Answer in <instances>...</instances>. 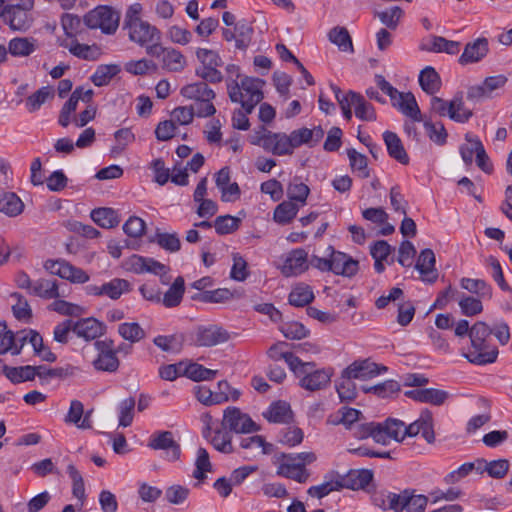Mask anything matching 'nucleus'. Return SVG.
I'll return each instance as SVG.
<instances>
[{"instance_id": "obj_1", "label": "nucleus", "mask_w": 512, "mask_h": 512, "mask_svg": "<svg viewBox=\"0 0 512 512\" xmlns=\"http://www.w3.org/2000/svg\"><path fill=\"white\" fill-rule=\"evenodd\" d=\"M491 334V328L484 322H476L471 327L469 337L472 349L464 354L470 363L484 365L495 362L498 350L489 344Z\"/></svg>"}, {"instance_id": "obj_2", "label": "nucleus", "mask_w": 512, "mask_h": 512, "mask_svg": "<svg viewBox=\"0 0 512 512\" xmlns=\"http://www.w3.org/2000/svg\"><path fill=\"white\" fill-rule=\"evenodd\" d=\"M314 461L316 455L313 452L281 453L275 456L274 464L277 466V475L298 483H306L310 477L306 466Z\"/></svg>"}, {"instance_id": "obj_3", "label": "nucleus", "mask_w": 512, "mask_h": 512, "mask_svg": "<svg viewBox=\"0 0 512 512\" xmlns=\"http://www.w3.org/2000/svg\"><path fill=\"white\" fill-rule=\"evenodd\" d=\"M297 368L299 371H293V373L299 378V385L308 391H318L326 388L333 375L329 368L314 369L315 363L313 362H303L301 360Z\"/></svg>"}, {"instance_id": "obj_4", "label": "nucleus", "mask_w": 512, "mask_h": 512, "mask_svg": "<svg viewBox=\"0 0 512 512\" xmlns=\"http://www.w3.org/2000/svg\"><path fill=\"white\" fill-rule=\"evenodd\" d=\"M195 53L201 63L196 68V75L205 81L220 83L223 80V75L219 67L223 65V61L218 52L211 49L198 48Z\"/></svg>"}, {"instance_id": "obj_5", "label": "nucleus", "mask_w": 512, "mask_h": 512, "mask_svg": "<svg viewBox=\"0 0 512 512\" xmlns=\"http://www.w3.org/2000/svg\"><path fill=\"white\" fill-rule=\"evenodd\" d=\"M263 85L264 81L259 78L244 76L238 84L237 99L230 100L241 104L243 109L251 113L263 99Z\"/></svg>"}, {"instance_id": "obj_6", "label": "nucleus", "mask_w": 512, "mask_h": 512, "mask_svg": "<svg viewBox=\"0 0 512 512\" xmlns=\"http://www.w3.org/2000/svg\"><path fill=\"white\" fill-rule=\"evenodd\" d=\"M252 144L258 145L276 156L291 155L293 153L289 135L282 132H272L265 128H262L256 134Z\"/></svg>"}, {"instance_id": "obj_7", "label": "nucleus", "mask_w": 512, "mask_h": 512, "mask_svg": "<svg viewBox=\"0 0 512 512\" xmlns=\"http://www.w3.org/2000/svg\"><path fill=\"white\" fill-rule=\"evenodd\" d=\"M84 23L91 29L113 34L119 26V15L107 6H98L84 16Z\"/></svg>"}, {"instance_id": "obj_8", "label": "nucleus", "mask_w": 512, "mask_h": 512, "mask_svg": "<svg viewBox=\"0 0 512 512\" xmlns=\"http://www.w3.org/2000/svg\"><path fill=\"white\" fill-rule=\"evenodd\" d=\"M148 55L160 58L161 67L168 72H181L187 66L186 57L181 51L172 47L150 45Z\"/></svg>"}, {"instance_id": "obj_9", "label": "nucleus", "mask_w": 512, "mask_h": 512, "mask_svg": "<svg viewBox=\"0 0 512 512\" xmlns=\"http://www.w3.org/2000/svg\"><path fill=\"white\" fill-rule=\"evenodd\" d=\"M44 268L51 274L57 275L73 284H84L90 279L86 271L62 259L46 260Z\"/></svg>"}, {"instance_id": "obj_10", "label": "nucleus", "mask_w": 512, "mask_h": 512, "mask_svg": "<svg viewBox=\"0 0 512 512\" xmlns=\"http://www.w3.org/2000/svg\"><path fill=\"white\" fill-rule=\"evenodd\" d=\"M229 339V332L217 324L198 326L193 333V342L199 347H213Z\"/></svg>"}, {"instance_id": "obj_11", "label": "nucleus", "mask_w": 512, "mask_h": 512, "mask_svg": "<svg viewBox=\"0 0 512 512\" xmlns=\"http://www.w3.org/2000/svg\"><path fill=\"white\" fill-rule=\"evenodd\" d=\"M125 28L128 30L129 39L141 47H145L147 53L150 45H159L160 43L161 32L146 21L132 22Z\"/></svg>"}, {"instance_id": "obj_12", "label": "nucleus", "mask_w": 512, "mask_h": 512, "mask_svg": "<svg viewBox=\"0 0 512 512\" xmlns=\"http://www.w3.org/2000/svg\"><path fill=\"white\" fill-rule=\"evenodd\" d=\"M222 427L235 433H251L259 430L256 423L237 407H228L224 410Z\"/></svg>"}, {"instance_id": "obj_13", "label": "nucleus", "mask_w": 512, "mask_h": 512, "mask_svg": "<svg viewBox=\"0 0 512 512\" xmlns=\"http://www.w3.org/2000/svg\"><path fill=\"white\" fill-rule=\"evenodd\" d=\"M95 348L98 351L97 357L93 361V367L98 371L115 372L119 368V359L116 356L114 343L110 339L95 342Z\"/></svg>"}, {"instance_id": "obj_14", "label": "nucleus", "mask_w": 512, "mask_h": 512, "mask_svg": "<svg viewBox=\"0 0 512 512\" xmlns=\"http://www.w3.org/2000/svg\"><path fill=\"white\" fill-rule=\"evenodd\" d=\"M126 268L136 274L153 273L161 277L162 283L167 284L169 282V279H166L169 268L153 258L132 255L126 262Z\"/></svg>"}, {"instance_id": "obj_15", "label": "nucleus", "mask_w": 512, "mask_h": 512, "mask_svg": "<svg viewBox=\"0 0 512 512\" xmlns=\"http://www.w3.org/2000/svg\"><path fill=\"white\" fill-rule=\"evenodd\" d=\"M310 267L308 253L303 248H296L285 255L280 272L284 277H297Z\"/></svg>"}, {"instance_id": "obj_16", "label": "nucleus", "mask_w": 512, "mask_h": 512, "mask_svg": "<svg viewBox=\"0 0 512 512\" xmlns=\"http://www.w3.org/2000/svg\"><path fill=\"white\" fill-rule=\"evenodd\" d=\"M388 368L384 365L377 364L370 359L356 360L343 370L345 378L368 380L382 373Z\"/></svg>"}, {"instance_id": "obj_17", "label": "nucleus", "mask_w": 512, "mask_h": 512, "mask_svg": "<svg viewBox=\"0 0 512 512\" xmlns=\"http://www.w3.org/2000/svg\"><path fill=\"white\" fill-rule=\"evenodd\" d=\"M33 8V0H22L21 3L8 5L4 21L13 30H26L31 23L29 11Z\"/></svg>"}, {"instance_id": "obj_18", "label": "nucleus", "mask_w": 512, "mask_h": 512, "mask_svg": "<svg viewBox=\"0 0 512 512\" xmlns=\"http://www.w3.org/2000/svg\"><path fill=\"white\" fill-rule=\"evenodd\" d=\"M74 334L87 342L98 339L106 332V326L103 322L94 317L81 318L73 321Z\"/></svg>"}, {"instance_id": "obj_19", "label": "nucleus", "mask_w": 512, "mask_h": 512, "mask_svg": "<svg viewBox=\"0 0 512 512\" xmlns=\"http://www.w3.org/2000/svg\"><path fill=\"white\" fill-rule=\"evenodd\" d=\"M148 446L154 450H164L169 461H176L181 454L180 445L174 440L170 431L155 433L151 436Z\"/></svg>"}, {"instance_id": "obj_20", "label": "nucleus", "mask_w": 512, "mask_h": 512, "mask_svg": "<svg viewBox=\"0 0 512 512\" xmlns=\"http://www.w3.org/2000/svg\"><path fill=\"white\" fill-rule=\"evenodd\" d=\"M420 433L428 443L435 441L433 417L429 410L422 411L419 418L405 428V437H415Z\"/></svg>"}, {"instance_id": "obj_21", "label": "nucleus", "mask_w": 512, "mask_h": 512, "mask_svg": "<svg viewBox=\"0 0 512 512\" xmlns=\"http://www.w3.org/2000/svg\"><path fill=\"white\" fill-rule=\"evenodd\" d=\"M331 272L336 275L352 277L358 271V261L351 256L332 249L330 254Z\"/></svg>"}, {"instance_id": "obj_22", "label": "nucleus", "mask_w": 512, "mask_h": 512, "mask_svg": "<svg viewBox=\"0 0 512 512\" xmlns=\"http://www.w3.org/2000/svg\"><path fill=\"white\" fill-rule=\"evenodd\" d=\"M59 45L80 59L93 61L99 58L101 52L96 45L81 44L76 38H59Z\"/></svg>"}, {"instance_id": "obj_23", "label": "nucleus", "mask_w": 512, "mask_h": 512, "mask_svg": "<svg viewBox=\"0 0 512 512\" xmlns=\"http://www.w3.org/2000/svg\"><path fill=\"white\" fill-rule=\"evenodd\" d=\"M435 254L431 249H424L420 252L415 268L421 274V279L427 283H434L438 278L435 269Z\"/></svg>"}, {"instance_id": "obj_24", "label": "nucleus", "mask_w": 512, "mask_h": 512, "mask_svg": "<svg viewBox=\"0 0 512 512\" xmlns=\"http://www.w3.org/2000/svg\"><path fill=\"white\" fill-rule=\"evenodd\" d=\"M405 428L403 421L394 418H388L383 423H379V431L383 439L379 444L387 445L390 440L402 442L405 439Z\"/></svg>"}, {"instance_id": "obj_25", "label": "nucleus", "mask_w": 512, "mask_h": 512, "mask_svg": "<svg viewBox=\"0 0 512 512\" xmlns=\"http://www.w3.org/2000/svg\"><path fill=\"white\" fill-rule=\"evenodd\" d=\"M405 396L422 403L442 405L447 400L448 393L444 390L434 388H417L406 391Z\"/></svg>"}, {"instance_id": "obj_26", "label": "nucleus", "mask_w": 512, "mask_h": 512, "mask_svg": "<svg viewBox=\"0 0 512 512\" xmlns=\"http://www.w3.org/2000/svg\"><path fill=\"white\" fill-rule=\"evenodd\" d=\"M405 116L414 121H421V112L414 95L411 92H399L395 101H391Z\"/></svg>"}, {"instance_id": "obj_27", "label": "nucleus", "mask_w": 512, "mask_h": 512, "mask_svg": "<svg viewBox=\"0 0 512 512\" xmlns=\"http://www.w3.org/2000/svg\"><path fill=\"white\" fill-rule=\"evenodd\" d=\"M487 52L488 41L485 38H479L465 46L459 62L462 65L478 62L486 56Z\"/></svg>"}, {"instance_id": "obj_28", "label": "nucleus", "mask_w": 512, "mask_h": 512, "mask_svg": "<svg viewBox=\"0 0 512 512\" xmlns=\"http://www.w3.org/2000/svg\"><path fill=\"white\" fill-rule=\"evenodd\" d=\"M289 344L284 341L273 344L267 351V355L273 361L284 360L292 371H299L297 365L301 361L299 357L288 351Z\"/></svg>"}, {"instance_id": "obj_29", "label": "nucleus", "mask_w": 512, "mask_h": 512, "mask_svg": "<svg viewBox=\"0 0 512 512\" xmlns=\"http://www.w3.org/2000/svg\"><path fill=\"white\" fill-rule=\"evenodd\" d=\"M383 139L389 156L399 163L407 165L409 163V157L397 134L391 131H386L383 134Z\"/></svg>"}, {"instance_id": "obj_30", "label": "nucleus", "mask_w": 512, "mask_h": 512, "mask_svg": "<svg viewBox=\"0 0 512 512\" xmlns=\"http://www.w3.org/2000/svg\"><path fill=\"white\" fill-rule=\"evenodd\" d=\"M33 379L37 376L42 385H46L53 378H66L74 375L75 368L72 366L48 368L46 366H33Z\"/></svg>"}, {"instance_id": "obj_31", "label": "nucleus", "mask_w": 512, "mask_h": 512, "mask_svg": "<svg viewBox=\"0 0 512 512\" xmlns=\"http://www.w3.org/2000/svg\"><path fill=\"white\" fill-rule=\"evenodd\" d=\"M324 136V130L320 127H314L313 129L301 128L292 131L289 134L292 149L301 146L302 144H308L310 141L318 142Z\"/></svg>"}, {"instance_id": "obj_32", "label": "nucleus", "mask_w": 512, "mask_h": 512, "mask_svg": "<svg viewBox=\"0 0 512 512\" xmlns=\"http://www.w3.org/2000/svg\"><path fill=\"white\" fill-rule=\"evenodd\" d=\"M180 93L186 99L195 100L196 102L215 98L214 91L205 82L185 85L181 88Z\"/></svg>"}, {"instance_id": "obj_33", "label": "nucleus", "mask_w": 512, "mask_h": 512, "mask_svg": "<svg viewBox=\"0 0 512 512\" xmlns=\"http://www.w3.org/2000/svg\"><path fill=\"white\" fill-rule=\"evenodd\" d=\"M405 13L399 6H392L383 11H375L374 16L385 28L395 31L400 25Z\"/></svg>"}, {"instance_id": "obj_34", "label": "nucleus", "mask_w": 512, "mask_h": 512, "mask_svg": "<svg viewBox=\"0 0 512 512\" xmlns=\"http://www.w3.org/2000/svg\"><path fill=\"white\" fill-rule=\"evenodd\" d=\"M473 116V111L466 107L463 93L458 92L450 100L449 118L458 123H466Z\"/></svg>"}, {"instance_id": "obj_35", "label": "nucleus", "mask_w": 512, "mask_h": 512, "mask_svg": "<svg viewBox=\"0 0 512 512\" xmlns=\"http://www.w3.org/2000/svg\"><path fill=\"white\" fill-rule=\"evenodd\" d=\"M31 294L43 299H56L61 296L56 280L38 279L34 281Z\"/></svg>"}, {"instance_id": "obj_36", "label": "nucleus", "mask_w": 512, "mask_h": 512, "mask_svg": "<svg viewBox=\"0 0 512 512\" xmlns=\"http://www.w3.org/2000/svg\"><path fill=\"white\" fill-rule=\"evenodd\" d=\"M216 375L217 370L208 369L198 363L183 361V376L193 381L213 380Z\"/></svg>"}, {"instance_id": "obj_37", "label": "nucleus", "mask_w": 512, "mask_h": 512, "mask_svg": "<svg viewBox=\"0 0 512 512\" xmlns=\"http://www.w3.org/2000/svg\"><path fill=\"white\" fill-rule=\"evenodd\" d=\"M419 84L427 94L434 95L441 88V79L433 67L427 66L420 72Z\"/></svg>"}, {"instance_id": "obj_38", "label": "nucleus", "mask_w": 512, "mask_h": 512, "mask_svg": "<svg viewBox=\"0 0 512 512\" xmlns=\"http://www.w3.org/2000/svg\"><path fill=\"white\" fill-rule=\"evenodd\" d=\"M263 415L272 423H287L292 418L290 405L284 401L273 403Z\"/></svg>"}, {"instance_id": "obj_39", "label": "nucleus", "mask_w": 512, "mask_h": 512, "mask_svg": "<svg viewBox=\"0 0 512 512\" xmlns=\"http://www.w3.org/2000/svg\"><path fill=\"white\" fill-rule=\"evenodd\" d=\"M185 292V283L182 277H177L170 288L165 292L161 298L162 304L167 308L178 306L183 298Z\"/></svg>"}, {"instance_id": "obj_40", "label": "nucleus", "mask_w": 512, "mask_h": 512, "mask_svg": "<svg viewBox=\"0 0 512 512\" xmlns=\"http://www.w3.org/2000/svg\"><path fill=\"white\" fill-rule=\"evenodd\" d=\"M240 447L251 452L253 456L257 454L267 455L273 450V445L265 441L260 435L243 438Z\"/></svg>"}, {"instance_id": "obj_41", "label": "nucleus", "mask_w": 512, "mask_h": 512, "mask_svg": "<svg viewBox=\"0 0 512 512\" xmlns=\"http://www.w3.org/2000/svg\"><path fill=\"white\" fill-rule=\"evenodd\" d=\"M346 486L345 479L337 476L334 479L324 481L323 483L311 486L307 493L311 497L323 498L333 491H339Z\"/></svg>"}, {"instance_id": "obj_42", "label": "nucleus", "mask_w": 512, "mask_h": 512, "mask_svg": "<svg viewBox=\"0 0 512 512\" xmlns=\"http://www.w3.org/2000/svg\"><path fill=\"white\" fill-rule=\"evenodd\" d=\"M347 156L349 159L351 170L360 178H369L370 169L368 168L367 157L356 151L354 148L347 149Z\"/></svg>"}, {"instance_id": "obj_43", "label": "nucleus", "mask_w": 512, "mask_h": 512, "mask_svg": "<svg viewBox=\"0 0 512 512\" xmlns=\"http://www.w3.org/2000/svg\"><path fill=\"white\" fill-rule=\"evenodd\" d=\"M36 49V41L30 38L16 37L9 41L8 51L16 57H26Z\"/></svg>"}, {"instance_id": "obj_44", "label": "nucleus", "mask_w": 512, "mask_h": 512, "mask_svg": "<svg viewBox=\"0 0 512 512\" xmlns=\"http://www.w3.org/2000/svg\"><path fill=\"white\" fill-rule=\"evenodd\" d=\"M18 335L7 329L6 324L0 323V354L11 352L13 355H18L21 352L22 345L18 346Z\"/></svg>"}, {"instance_id": "obj_45", "label": "nucleus", "mask_w": 512, "mask_h": 512, "mask_svg": "<svg viewBox=\"0 0 512 512\" xmlns=\"http://www.w3.org/2000/svg\"><path fill=\"white\" fill-rule=\"evenodd\" d=\"M24 204L15 193H4L0 196V212L9 217L22 213Z\"/></svg>"}, {"instance_id": "obj_46", "label": "nucleus", "mask_w": 512, "mask_h": 512, "mask_svg": "<svg viewBox=\"0 0 512 512\" xmlns=\"http://www.w3.org/2000/svg\"><path fill=\"white\" fill-rule=\"evenodd\" d=\"M92 220L102 228H113L120 222L117 212L112 208H97L91 211Z\"/></svg>"}, {"instance_id": "obj_47", "label": "nucleus", "mask_w": 512, "mask_h": 512, "mask_svg": "<svg viewBox=\"0 0 512 512\" xmlns=\"http://www.w3.org/2000/svg\"><path fill=\"white\" fill-rule=\"evenodd\" d=\"M299 206L292 201H283L276 206L273 219L275 222L285 225L290 223L297 215Z\"/></svg>"}, {"instance_id": "obj_48", "label": "nucleus", "mask_w": 512, "mask_h": 512, "mask_svg": "<svg viewBox=\"0 0 512 512\" xmlns=\"http://www.w3.org/2000/svg\"><path fill=\"white\" fill-rule=\"evenodd\" d=\"M288 300L295 307H304L314 300V293L310 286L298 284L290 292Z\"/></svg>"}, {"instance_id": "obj_49", "label": "nucleus", "mask_w": 512, "mask_h": 512, "mask_svg": "<svg viewBox=\"0 0 512 512\" xmlns=\"http://www.w3.org/2000/svg\"><path fill=\"white\" fill-rule=\"evenodd\" d=\"M329 40L343 52H353L351 36L345 27L336 26L328 33Z\"/></svg>"}, {"instance_id": "obj_50", "label": "nucleus", "mask_w": 512, "mask_h": 512, "mask_svg": "<svg viewBox=\"0 0 512 512\" xmlns=\"http://www.w3.org/2000/svg\"><path fill=\"white\" fill-rule=\"evenodd\" d=\"M352 434L357 439L372 437L377 443L383 442L382 434L379 431V423H357L352 427Z\"/></svg>"}, {"instance_id": "obj_51", "label": "nucleus", "mask_w": 512, "mask_h": 512, "mask_svg": "<svg viewBox=\"0 0 512 512\" xmlns=\"http://www.w3.org/2000/svg\"><path fill=\"white\" fill-rule=\"evenodd\" d=\"M153 343L162 351L177 353L182 350L184 337L183 335H159L154 338Z\"/></svg>"}, {"instance_id": "obj_52", "label": "nucleus", "mask_w": 512, "mask_h": 512, "mask_svg": "<svg viewBox=\"0 0 512 512\" xmlns=\"http://www.w3.org/2000/svg\"><path fill=\"white\" fill-rule=\"evenodd\" d=\"M352 97H354L352 104H354L355 116L362 121H375L377 117L374 107L362 95Z\"/></svg>"}, {"instance_id": "obj_53", "label": "nucleus", "mask_w": 512, "mask_h": 512, "mask_svg": "<svg viewBox=\"0 0 512 512\" xmlns=\"http://www.w3.org/2000/svg\"><path fill=\"white\" fill-rule=\"evenodd\" d=\"M130 289V283L121 278H114L103 284L104 296H107L112 300L119 299L124 293L129 292Z\"/></svg>"}, {"instance_id": "obj_54", "label": "nucleus", "mask_w": 512, "mask_h": 512, "mask_svg": "<svg viewBox=\"0 0 512 512\" xmlns=\"http://www.w3.org/2000/svg\"><path fill=\"white\" fill-rule=\"evenodd\" d=\"M5 376L13 383L33 380L34 368L31 365L21 367L3 366Z\"/></svg>"}, {"instance_id": "obj_55", "label": "nucleus", "mask_w": 512, "mask_h": 512, "mask_svg": "<svg viewBox=\"0 0 512 512\" xmlns=\"http://www.w3.org/2000/svg\"><path fill=\"white\" fill-rule=\"evenodd\" d=\"M118 72L119 67L115 64L100 65L91 76V81L95 86L101 87L107 85Z\"/></svg>"}, {"instance_id": "obj_56", "label": "nucleus", "mask_w": 512, "mask_h": 512, "mask_svg": "<svg viewBox=\"0 0 512 512\" xmlns=\"http://www.w3.org/2000/svg\"><path fill=\"white\" fill-rule=\"evenodd\" d=\"M287 196L289 201H297L301 205L306 203L307 197L309 196V187L301 182L298 178H295L287 187Z\"/></svg>"}, {"instance_id": "obj_57", "label": "nucleus", "mask_w": 512, "mask_h": 512, "mask_svg": "<svg viewBox=\"0 0 512 512\" xmlns=\"http://www.w3.org/2000/svg\"><path fill=\"white\" fill-rule=\"evenodd\" d=\"M232 298L233 293L226 288L205 291L194 297V299L204 303H225Z\"/></svg>"}, {"instance_id": "obj_58", "label": "nucleus", "mask_w": 512, "mask_h": 512, "mask_svg": "<svg viewBox=\"0 0 512 512\" xmlns=\"http://www.w3.org/2000/svg\"><path fill=\"white\" fill-rule=\"evenodd\" d=\"M118 333L121 337L132 343L139 342L145 337L142 327L136 322H125L119 325Z\"/></svg>"}, {"instance_id": "obj_59", "label": "nucleus", "mask_w": 512, "mask_h": 512, "mask_svg": "<svg viewBox=\"0 0 512 512\" xmlns=\"http://www.w3.org/2000/svg\"><path fill=\"white\" fill-rule=\"evenodd\" d=\"M54 92L51 87L45 86L37 90L26 99V106L29 112L37 111L48 99L53 98Z\"/></svg>"}, {"instance_id": "obj_60", "label": "nucleus", "mask_w": 512, "mask_h": 512, "mask_svg": "<svg viewBox=\"0 0 512 512\" xmlns=\"http://www.w3.org/2000/svg\"><path fill=\"white\" fill-rule=\"evenodd\" d=\"M153 241L156 242L161 248L171 253L177 252L181 248V242L177 233L157 231Z\"/></svg>"}, {"instance_id": "obj_61", "label": "nucleus", "mask_w": 512, "mask_h": 512, "mask_svg": "<svg viewBox=\"0 0 512 512\" xmlns=\"http://www.w3.org/2000/svg\"><path fill=\"white\" fill-rule=\"evenodd\" d=\"M48 308L61 315L79 317L85 313V309L78 304L70 303L56 298Z\"/></svg>"}, {"instance_id": "obj_62", "label": "nucleus", "mask_w": 512, "mask_h": 512, "mask_svg": "<svg viewBox=\"0 0 512 512\" xmlns=\"http://www.w3.org/2000/svg\"><path fill=\"white\" fill-rule=\"evenodd\" d=\"M241 223L238 217L231 215L218 216L213 226L219 235H226L235 232Z\"/></svg>"}, {"instance_id": "obj_63", "label": "nucleus", "mask_w": 512, "mask_h": 512, "mask_svg": "<svg viewBox=\"0 0 512 512\" xmlns=\"http://www.w3.org/2000/svg\"><path fill=\"white\" fill-rule=\"evenodd\" d=\"M280 331L285 338L291 340H300L307 337L309 334V330L302 323L296 321L282 324Z\"/></svg>"}, {"instance_id": "obj_64", "label": "nucleus", "mask_w": 512, "mask_h": 512, "mask_svg": "<svg viewBox=\"0 0 512 512\" xmlns=\"http://www.w3.org/2000/svg\"><path fill=\"white\" fill-rule=\"evenodd\" d=\"M428 502L429 497L422 494H414L413 491L407 489L404 511L424 512Z\"/></svg>"}]
</instances>
